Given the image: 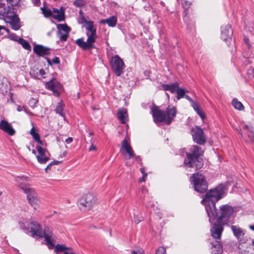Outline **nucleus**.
<instances>
[{"mask_svg":"<svg viewBox=\"0 0 254 254\" xmlns=\"http://www.w3.org/2000/svg\"><path fill=\"white\" fill-rule=\"evenodd\" d=\"M234 212V208L228 204H222L220 206L219 211L215 215H207L209 217V222L211 223V220H216L213 223L210 229L211 236L215 240H220L222 232L224 230V226L227 225L231 216Z\"/></svg>","mask_w":254,"mask_h":254,"instance_id":"f257e3e1","label":"nucleus"},{"mask_svg":"<svg viewBox=\"0 0 254 254\" xmlns=\"http://www.w3.org/2000/svg\"><path fill=\"white\" fill-rule=\"evenodd\" d=\"M225 187L220 184L213 189L206 192L201 203L205 206V210L207 215H216L219 211L220 207L217 208L216 203L222 199L225 193Z\"/></svg>","mask_w":254,"mask_h":254,"instance_id":"f03ea898","label":"nucleus"},{"mask_svg":"<svg viewBox=\"0 0 254 254\" xmlns=\"http://www.w3.org/2000/svg\"><path fill=\"white\" fill-rule=\"evenodd\" d=\"M153 121L157 124L164 123L167 125H170L176 117L177 110L175 107L169 105L165 111L161 110L156 105L151 108Z\"/></svg>","mask_w":254,"mask_h":254,"instance_id":"7ed1b4c3","label":"nucleus"},{"mask_svg":"<svg viewBox=\"0 0 254 254\" xmlns=\"http://www.w3.org/2000/svg\"><path fill=\"white\" fill-rule=\"evenodd\" d=\"M203 153L204 151L200 147L192 145L189 152L186 153L187 159L184 161L185 165L194 168L196 170L201 168L203 166V160L200 157Z\"/></svg>","mask_w":254,"mask_h":254,"instance_id":"20e7f679","label":"nucleus"},{"mask_svg":"<svg viewBox=\"0 0 254 254\" xmlns=\"http://www.w3.org/2000/svg\"><path fill=\"white\" fill-rule=\"evenodd\" d=\"M86 35L87 36L86 42H84L83 38H79L76 40L75 43L83 50L86 51L95 48V42L97 38L96 34V28L94 25V22L91 21L85 25Z\"/></svg>","mask_w":254,"mask_h":254,"instance_id":"39448f33","label":"nucleus"},{"mask_svg":"<svg viewBox=\"0 0 254 254\" xmlns=\"http://www.w3.org/2000/svg\"><path fill=\"white\" fill-rule=\"evenodd\" d=\"M7 6L6 7L4 4L2 5L3 8L0 10V13L5 16V20L8 23L11 28L16 30V12L15 11V6L16 4L13 0H6Z\"/></svg>","mask_w":254,"mask_h":254,"instance_id":"423d86ee","label":"nucleus"},{"mask_svg":"<svg viewBox=\"0 0 254 254\" xmlns=\"http://www.w3.org/2000/svg\"><path fill=\"white\" fill-rule=\"evenodd\" d=\"M190 182L194 190L200 193H204L208 189V183L205 177L201 173H193L190 177Z\"/></svg>","mask_w":254,"mask_h":254,"instance_id":"0eeeda50","label":"nucleus"},{"mask_svg":"<svg viewBox=\"0 0 254 254\" xmlns=\"http://www.w3.org/2000/svg\"><path fill=\"white\" fill-rule=\"evenodd\" d=\"M96 198L90 192L85 193L78 201L80 208L84 210H90L95 205Z\"/></svg>","mask_w":254,"mask_h":254,"instance_id":"6e6552de","label":"nucleus"},{"mask_svg":"<svg viewBox=\"0 0 254 254\" xmlns=\"http://www.w3.org/2000/svg\"><path fill=\"white\" fill-rule=\"evenodd\" d=\"M26 179L22 177H17V182L18 183V187L26 194L27 200L37 195L34 189L30 187L29 185L26 182Z\"/></svg>","mask_w":254,"mask_h":254,"instance_id":"1a4fd4ad","label":"nucleus"},{"mask_svg":"<svg viewBox=\"0 0 254 254\" xmlns=\"http://www.w3.org/2000/svg\"><path fill=\"white\" fill-rule=\"evenodd\" d=\"M110 64L115 74L119 76L123 73L125 64L123 60L118 56L116 55L111 59Z\"/></svg>","mask_w":254,"mask_h":254,"instance_id":"9d476101","label":"nucleus"},{"mask_svg":"<svg viewBox=\"0 0 254 254\" xmlns=\"http://www.w3.org/2000/svg\"><path fill=\"white\" fill-rule=\"evenodd\" d=\"M50 229L48 227H46L43 231L41 225L38 222L34 220L30 221V232L33 237L36 236L39 238H43L45 234Z\"/></svg>","mask_w":254,"mask_h":254,"instance_id":"9b49d317","label":"nucleus"},{"mask_svg":"<svg viewBox=\"0 0 254 254\" xmlns=\"http://www.w3.org/2000/svg\"><path fill=\"white\" fill-rule=\"evenodd\" d=\"M193 140L198 144L203 145L205 143L206 139L204 131L202 128L197 126L191 129Z\"/></svg>","mask_w":254,"mask_h":254,"instance_id":"f8f14e48","label":"nucleus"},{"mask_svg":"<svg viewBox=\"0 0 254 254\" xmlns=\"http://www.w3.org/2000/svg\"><path fill=\"white\" fill-rule=\"evenodd\" d=\"M238 248L242 254H254V240L249 238L246 242L239 243Z\"/></svg>","mask_w":254,"mask_h":254,"instance_id":"ddd939ff","label":"nucleus"},{"mask_svg":"<svg viewBox=\"0 0 254 254\" xmlns=\"http://www.w3.org/2000/svg\"><path fill=\"white\" fill-rule=\"evenodd\" d=\"M240 133L246 141L254 143V128L252 126L245 125Z\"/></svg>","mask_w":254,"mask_h":254,"instance_id":"4468645a","label":"nucleus"},{"mask_svg":"<svg viewBox=\"0 0 254 254\" xmlns=\"http://www.w3.org/2000/svg\"><path fill=\"white\" fill-rule=\"evenodd\" d=\"M120 151L127 159H130L135 156L134 152L126 137L122 142Z\"/></svg>","mask_w":254,"mask_h":254,"instance_id":"2eb2a0df","label":"nucleus"},{"mask_svg":"<svg viewBox=\"0 0 254 254\" xmlns=\"http://www.w3.org/2000/svg\"><path fill=\"white\" fill-rule=\"evenodd\" d=\"M46 88L53 92V94L59 96L60 95L59 90L62 87V85L56 79H52L45 84Z\"/></svg>","mask_w":254,"mask_h":254,"instance_id":"dca6fc26","label":"nucleus"},{"mask_svg":"<svg viewBox=\"0 0 254 254\" xmlns=\"http://www.w3.org/2000/svg\"><path fill=\"white\" fill-rule=\"evenodd\" d=\"M231 230L234 236L237 238L239 243L246 242L250 238L246 234L245 231L237 225H232Z\"/></svg>","mask_w":254,"mask_h":254,"instance_id":"f3484780","label":"nucleus"},{"mask_svg":"<svg viewBox=\"0 0 254 254\" xmlns=\"http://www.w3.org/2000/svg\"><path fill=\"white\" fill-rule=\"evenodd\" d=\"M36 148L38 153L36 156L38 161L41 164H46L50 160L49 152L46 149L40 146H37Z\"/></svg>","mask_w":254,"mask_h":254,"instance_id":"a211bd4d","label":"nucleus"},{"mask_svg":"<svg viewBox=\"0 0 254 254\" xmlns=\"http://www.w3.org/2000/svg\"><path fill=\"white\" fill-rule=\"evenodd\" d=\"M41 9L42 11V13L46 17H52L59 22L64 21L65 19V15L64 14L63 11H62L60 14H53L52 10L50 9L45 7H41Z\"/></svg>","mask_w":254,"mask_h":254,"instance_id":"6ab92c4d","label":"nucleus"},{"mask_svg":"<svg viewBox=\"0 0 254 254\" xmlns=\"http://www.w3.org/2000/svg\"><path fill=\"white\" fill-rule=\"evenodd\" d=\"M34 52L39 57L50 55V49L41 45H36L33 48Z\"/></svg>","mask_w":254,"mask_h":254,"instance_id":"aec40b11","label":"nucleus"},{"mask_svg":"<svg viewBox=\"0 0 254 254\" xmlns=\"http://www.w3.org/2000/svg\"><path fill=\"white\" fill-rule=\"evenodd\" d=\"M233 34L232 29L230 25L221 27V38L225 41H228L231 39Z\"/></svg>","mask_w":254,"mask_h":254,"instance_id":"412c9836","label":"nucleus"},{"mask_svg":"<svg viewBox=\"0 0 254 254\" xmlns=\"http://www.w3.org/2000/svg\"><path fill=\"white\" fill-rule=\"evenodd\" d=\"M0 129L9 135H13L15 133L14 129L7 121L4 120L0 121Z\"/></svg>","mask_w":254,"mask_h":254,"instance_id":"4be33fe9","label":"nucleus"},{"mask_svg":"<svg viewBox=\"0 0 254 254\" xmlns=\"http://www.w3.org/2000/svg\"><path fill=\"white\" fill-rule=\"evenodd\" d=\"M117 118L123 124H126L128 122V114L127 110L124 108L118 109L117 112Z\"/></svg>","mask_w":254,"mask_h":254,"instance_id":"5701e85b","label":"nucleus"},{"mask_svg":"<svg viewBox=\"0 0 254 254\" xmlns=\"http://www.w3.org/2000/svg\"><path fill=\"white\" fill-rule=\"evenodd\" d=\"M219 240H216L214 242L211 243L212 253L213 254H221L223 252L222 246Z\"/></svg>","mask_w":254,"mask_h":254,"instance_id":"b1692460","label":"nucleus"},{"mask_svg":"<svg viewBox=\"0 0 254 254\" xmlns=\"http://www.w3.org/2000/svg\"><path fill=\"white\" fill-rule=\"evenodd\" d=\"M179 83L175 82L171 84H164L162 85V87L164 91H169L172 93H175L179 88Z\"/></svg>","mask_w":254,"mask_h":254,"instance_id":"393cba45","label":"nucleus"},{"mask_svg":"<svg viewBox=\"0 0 254 254\" xmlns=\"http://www.w3.org/2000/svg\"><path fill=\"white\" fill-rule=\"evenodd\" d=\"M117 18L116 16H113L109 18L103 19L101 21L102 23H107L110 27H114L116 25Z\"/></svg>","mask_w":254,"mask_h":254,"instance_id":"a878e982","label":"nucleus"},{"mask_svg":"<svg viewBox=\"0 0 254 254\" xmlns=\"http://www.w3.org/2000/svg\"><path fill=\"white\" fill-rule=\"evenodd\" d=\"M191 106L201 119L204 120L205 118V113L201 109L198 103L196 102H193V105H191Z\"/></svg>","mask_w":254,"mask_h":254,"instance_id":"bb28decb","label":"nucleus"},{"mask_svg":"<svg viewBox=\"0 0 254 254\" xmlns=\"http://www.w3.org/2000/svg\"><path fill=\"white\" fill-rule=\"evenodd\" d=\"M53 236L52 232L49 230L47 233L45 234L44 236L43 237L45 238V241L46 242V243L50 248H52L54 245L51 239Z\"/></svg>","mask_w":254,"mask_h":254,"instance_id":"cd10ccee","label":"nucleus"},{"mask_svg":"<svg viewBox=\"0 0 254 254\" xmlns=\"http://www.w3.org/2000/svg\"><path fill=\"white\" fill-rule=\"evenodd\" d=\"M64 105L62 101L58 102L55 109V112L56 113L59 114L62 117L65 118V114L64 112Z\"/></svg>","mask_w":254,"mask_h":254,"instance_id":"c85d7f7f","label":"nucleus"},{"mask_svg":"<svg viewBox=\"0 0 254 254\" xmlns=\"http://www.w3.org/2000/svg\"><path fill=\"white\" fill-rule=\"evenodd\" d=\"M29 203L34 208L36 209L39 206L40 200L38 195H36L28 200Z\"/></svg>","mask_w":254,"mask_h":254,"instance_id":"c756f323","label":"nucleus"},{"mask_svg":"<svg viewBox=\"0 0 254 254\" xmlns=\"http://www.w3.org/2000/svg\"><path fill=\"white\" fill-rule=\"evenodd\" d=\"M243 57L244 58L243 62L246 64V65H247L249 64H251L254 61V58L251 53L249 54L248 53L244 52L243 53Z\"/></svg>","mask_w":254,"mask_h":254,"instance_id":"7c9ffc66","label":"nucleus"},{"mask_svg":"<svg viewBox=\"0 0 254 254\" xmlns=\"http://www.w3.org/2000/svg\"><path fill=\"white\" fill-rule=\"evenodd\" d=\"M17 42L21 44L24 49L28 51H31V47L30 44L26 40L22 38H20L18 40H17Z\"/></svg>","mask_w":254,"mask_h":254,"instance_id":"2f4dec72","label":"nucleus"},{"mask_svg":"<svg viewBox=\"0 0 254 254\" xmlns=\"http://www.w3.org/2000/svg\"><path fill=\"white\" fill-rule=\"evenodd\" d=\"M19 227L21 229L23 230L25 232H27L29 231V223L26 220L23 218L20 220L19 222Z\"/></svg>","mask_w":254,"mask_h":254,"instance_id":"473e14b6","label":"nucleus"},{"mask_svg":"<svg viewBox=\"0 0 254 254\" xmlns=\"http://www.w3.org/2000/svg\"><path fill=\"white\" fill-rule=\"evenodd\" d=\"M30 74L31 75H34V77L38 79H40V78H45V75L46 74V72L43 69H41L38 70L36 73H35V70H33L30 72Z\"/></svg>","mask_w":254,"mask_h":254,"instance_id":"72a5a7b5","label":"nucleus"},{"mask_svg":"<svg viewBox=\"0 0 254 254\" xmlns=\"http://www.w3.org/2000/svg\"><path fill=\"white\" fill-rule=\"evenodd\" d=\"M232 105L236 109L243 110L244 109V107L242 103L239 101L237 99H234L233 100Z\"/></svg>","mask_w":254,"mask_h":254,"instance_id":"f704fd0d","label":"nucleus"},{"mask_svg":"<svg viewBox=\"0 0 254 254\" xmlns=\"http://www.w3.org/2000/svg\"><path fill=\"white\" fill-rule=\"evenodd\" d=\"M59 30H61L65 32V33H68L70 31V28L66 24H60L57 25Z\"/></svg>","mask_w":254,"mask_h":254,"instance_id":"c9c22d12","label":"nucleus"},{"mask_svg":"<svg viewBox=\"0 0 254 254\" xmlns=\"http://www.w3.org/2000/svg\"><path fill=\"white\" fill-rule=\"evenodd\" d=\"M176 93L177 94V98L178 100L181 99L186 95L185 90L183 88H180L179 86L177 90Z\"/></svg>","mask_w":254,"mask_h":254,"instance_id":"e433bc0d","label":"nucleus"},{"mask_svg":"<svg viewBox=\"0 0 254 254\" xmlns=\"http://www.w3.org/2000/svg\"><path fill=\"white\" fill-rule=\"evenodd\" d=\"M30 133L35 141L36 140H39V138L40 137V135L37 132V130L34 127H32Z\"/></svg>","mask_w":254,"mask_h":254,"instance_id":"4c0bfd02","label":"nucleus"},{"mask_svg":"<svg viewBox=\"0 0 254 254\" xmlns=\"http://www.w3.org/2000/svg\"><path fill=\"white\" fill-rule=\"evenodd\" d=\"M61 163L62 162L59 161H54L53 162H51L45 168V172L46 173H49V171H50L52 169V167L53 165H57Z\"/></svg>","mask_w":254,"mask_h":254,"instance_id":"58836bf2","label":"nucleus"},{"mask_svg":"<svg viewBox=\"0 0 254 254\" xmlns=\"http://www.w3.org/2000/svg\"><path fill=\"white\" fill-rule=\"evenodd\" d=\"M193 0H182V5L186 8H189L192 4Z\"/></svg>","mask_w":254,"mask_h":254,"instance_id":"ea45409f","label":"nucleus"},{"mask_svg":"<svg viewBox=\"0 0 254 254\" xmlns=\"http://www.w3.org/2000/svg\"><path fill=\"white\" fill-rule=\"evenodd\" d=\"M69 249H70L69 248L66 247L64 245L58 244L56 246V251L59 252H62L64 251V250H69Z\"/></svg>","mask_w":254,"mask_h":254,"instance_id":"a19ab883","label":"nucleus"},{"mask_svg":"<svg viewBox=\"0 0 254 254\" xmlns=\"http://www.w3.org/2000/svg\"><path fill=\"white\" fill-rule=\"evenodd\" d=\"M84 0H75L73 4L78 7H82L84 4Z\"/></svg>","mask_w":254,"mask_h":254,"instance_id":"79ce46f5","label":"nucleus"},{"mask_svg":"<svg viewBox=\"0 0 254 254\" xmlns=\"http://www.w3.org/2000/svg\"><path fill=\"white\" fill-rule=\"evenodd\" d=\"M155 254H166V249L163 247H159L157 249Z\"/></svg>","mask_w":254,"mask_h":254,"instance_id":"37998d69","label":"nucleus"},{"mask_svg":"<svg viewBox=\"0 0 254 254\" xmlns=\"http://www.w3.org/2000/svg\"><path fill=\"white\" fill-rule=\"evenodd\" d=\"M247 74L249 78H254V68L253 67H251L249 68L247 71Z\"/></svg>","mask_w":254,"mask_h":254,"instance_id":"c03bdc74","label":"nucleus"},{"mask_svg":"<svg viewBox=\"0 0 254 254\" xmlns=\"http://www.w3.org/2000/svg\"><path fill=\"white\" fill-rule=\"evenodd\" d=\"M52 11V12L57 13V14H60L62 11H63L64 15V8L63 7H61L60 10L57 8H53Z\"/></svg>","mask_w":254,"mask_h":254,"instance_id":"a18cd8bd","label":"nucleus"},{"mask_svg":"<svg viewBox=\"0 0 254 254\" xmlns=\"http://www.w3.org/2000/svg\"><path fill=\"white\" fill-rule=\"evenodd\" d=\"M68 36H69L68 33H65L63 35H62L60 37V39L61 41H63V42L66 41L67 39Z\"/></svg>","mask_w":254,"mask_h":254,"instance_id":"49530a36","label":"nucleus"},{"mask_svg":"<svg viewBox=\"0 0 254 254\" xmlns=\"http://www.w3.org/2000/svg\"><path fill=\"white\" fill-rule=\"evenodd\" d=\"M244 41H245V43H246V44L247 45L248 49L249 50H250L252 46H251V44L249 43V38L246 37H245V38H244Z\"/></svg>","mask_w":254,"mask_h":254,"instance_id":"de8ad7c7","label":"nucleus"},{"mask_svg":"<svg viewBox=\"0 0 254 254\" xmlns=\"http://www.w3.org/2000/svg\"><path fill=\"white\" fill-rule=\"evenodd\" d=\"M96 149L97 148H96V146L94 145L93 143L91 141V145H90V147L88 149L89 151H94V150H96Z\"/></svg>","mask_w":254,"mask_h":254,"instance_id":"09e8293b","label":"nucleus"},{"mask_svg":"<svg viewBox=\"0 0 254 254\" xmlns=\"http://www.w3.org/2000/svg\"><path fill=\"white\" fill-rule=\"evenodd\" d=\"M52 62L54 64H59L60 63V61L58 57H55L53 58Z\"/></svg>","mask_w":254,"mask_h":254,"instance_id":"8fccbe9b","label":"nucleus"},{"mask_svg":"<svg viewBox=\"0 0 254 254\" xmlns=\"http://www.w3.org/2000/svg\"><path fill=\"white\" fill-rule=\"evenodd\" d=\"M135 160L138 163H139L140 165H142V163L141 162V158L140 157V156H135Z\"/></svg>","mask_w":254,"mask_h":254,"instance_id":"3c124183","label":"nucleus"},{"mask_svg":"<svg viewBox=\"0 0 254 254\" xmlns=\"http://www.w3.org/2000/svg\"><path fill=\"white\" fill-rule=\"evenodd\" d=\"M81 21L82 23H84L85 25H87L88 24V22H90L91 21V20H89V21H88L86 19V18L84 17V16H82L81 17Z\"/></svg>","mask_w":254,"mask_h":254,"instance_id":"603ef678","label":"nucleus"},{"mask_svg":"<svg viewBox=\"0 0 254 254\" xmlns=\"http://www.w3.org/2000/svg\"><path fill=\"white\" fill-rule=\"evenodd\" d=\"M186 99H187L188 101L190 102L191 103V105H193V102H195L188 95H186L184 97Z\"/></svg>","mask_w":254,"mask_h":254,"instance_id":"864d4df0","label":"nucleus"},{"mask_svg":"<svg viewBox=\"0 0 254 254\" xmlns=\"http://www.w3.org/2000/svg\"><path fill=\"white\" fill-rule=\"evenodd\" d=\"M72 141H73L72 138L69 137L65 139V142L67 144H69V143H71L72 142Z\"/></svg>","mask_w":254,"mask_h":254,"instance_id":"5fc2aeb1","label":"nucleus"},{"mask_svg":"<svg viewBox=\"0 0 254 254\" xmlns=\"http://www.w3.org/2000/svg\"><path fill=\"white\" fill-rule=\"evenodd\" d=\"M147 174H145V175H142V177L140 178L139 179V182H145V178L146 177H147Z\"/></svg>","mask_w":254,"mask_h":254,"instance_id":"6e6d98bb","label":"nucleus"},{"mask_svg":"<svg viewBox=\"0 0 254 254\" xmlns=\"http://www.w3.org/2000/svg\"><path fill=\"white\" fill-rule=\"evenodd\" d=\"M19 22H20V19L17 15V30H18L20 28V27H21Z\"/></svg>","mask_w":254,"mask_h":254,"instance_id":"4d7b16f0","label":"nucleus"},{"mask_svg":"<svg viewBox=\"0 0 254 254\" xmlns=\"http://www.w3.org/2000/svg\"><path fill=\"white\" fill-rule=\"evenodd\" d=\"M150 73H151V71L149 70H147L144 71V75L148 77L149 76V74H150Z\"/></svg>","mask_w":254,"mask_h":254,"instance_id":"13d9d810","label":"nucleus"},{"mask_svg":"<svg viewBox=\"0 0 254 254\" xmlns=\"http://www.w3.org/2000/svg\"><path fill=\"white\" fill-rule=\"evenodd\" d=\"M140 171L141 172V173L142 174V175H145V174H147V173H146L145 172V169L144 168L142 167V168H141L140 169Z\"/></svg>","mask_w":254,"mask_h":254,"instance_id":"bf43d9fd","label":"nucleus"},{"mask_svg":"<svg viewBox=\"0 0 254 254\" xmlns=\"http://www.w3.org/2000/svg\"><path fill=\"white\" fill-rule=\"evenodd\" d=\"M35 141L37 142L39 144H40L41 145H43L44 143L40 139V137L39 138V140H36Z\"/></svg>","mask_w":254,"mask_h":254,"instance_id":"052dcab7","label":"nucleus"},{"mask_svg":"<svg viewBox=\"0 0 254 254\" xmlns=\"http://www.w3.org/2000/svg\"><path fill=\"white\" fill-rule=\"evenodd\" d=\"M131 254H142V253H140V252L133 251L131 252Z\"/></svg>","mask_w":254,"mask_h":254,"instance_id":"680f3d73","label":"nucleus"},{"mask_svg":"<svg viewBox=\"0 0 254 254\" xmlns=\"http://www.w3.org/2000/svg\"><path fill=\"white\" fill-rule=\"evenodd\" d=\"M141 220H139V219H134V222L136 224H138L139 222H140Z\"/></svg>","mask_w":254,"mask_h":254,"instance_id":"e2e57ef3","label":"nucleus"},{"mask_svg":"<svg viewBox=\"0 0 254 254\" xmlns=\"http://www.w3.org/2000/svg\"><path fill=\"white\" fill-rule=\"evenodd\" d=\"M250 229H251V230H253V231H254V225H251V226H250Z\"/></svg>","mask_w":254,"mask_h":254,"instance_id":"0e129e2a","label":"nucleus"},{"mask_svg":"<svg viewBox=\"0 0 254 254\" xmlns=\"http://www.w3.org/2000/svg\"><path fill=\"white\" fill-rule=\"evenodd\" d=\"M64 254H74L73 253H69L68 252H65Z\"/></svg>","mask_w":254,"mask_h":254,"instance_id":"69168bd1","label":"nucleus"},{"mask_svg":"<svg viewBox=\"0 0 254 254\" xmlns=\"http://www.w3.org/2000/svg\"><path fill=\"white\" fill-rule=\"evenodd\" d=\"M47 62H48V64H50V65H51V64H52V63H51V62L50 60L49 59H47Z\"/></svg>","mask_w":254,"mask_h":254,"instance_id":"338daca9","label":"nucleus"},{"mask_svg":"<svg viewBox=\"0 0 254 254\" xmlns=\"http://www.w3.org/2000/svg\"><path fill=\"white\" fill-rule=\"evenodd\" d=\"M32 153L36 154V151L34 149L32 150Z\"/></svg>","mask_w":254,"mask_h":254,"instance_id":"774afa93","label":"nucleus"}]
</instances>
